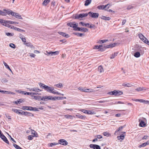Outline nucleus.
I'll return each instance as SVG.
<instances>
[{
  "mask_svg": "<svg viewBox=\"0 0 149 149\" xmlns=\"http://www.w3.org/2000/svg\"><path fill=\"white\" fill-rule=\"evenodd\" d=\"M38 84L41 88H43L45 90L48 92L51 93L52 90L53 89V87H49L41 83H39Z\"/></svg>",
  "mask_w": 149,
  "mask_h": 149,
  "instance_id": "1",
  "label": "nucleus"
},
{
  "mask_svg": "<svg viewBox=\"0 0 149 149\" xmlns=\"http://www.w3.org/2000/svg\"><path fill=\"white\" fill-rule=\"evenodd\" d=\"M88 14L91 17L95 18H97L99 15V14L97 13H93L91 12H89Z\"/></svg>",
  "mask_w": 149,
  "mask_h": 149,
  "instance_id": "2",
  "label": "nucleus"
},
{
  "mask_svg": "<svg viewBox=\"0 0 149 149\" xmlns=\"http://www.w3.org/2000/svg\"><path fill=\"white\" fill-rule=\"evenodd\" d=\"M121 91H118L114 90L112 91L109 92L108 94L110 95H120Z\"/></svg>",
  "mask_w": 149,
  "mask_h": 149,
  "instance_id": "3",
  "label": "nucleus"
},
{
  "mask_svg": "<svg viewBox=\"0 0 149 149\" xmlns=\"http://www.w3.org/2000/svg\"><path fill=\"white\" fill-rule=\"evenodd\" d=\"M88 15V14L87 13L80 14H76L75 15L76 19H79L80 18H82L84 17H86Z\"/></svg>",
  "mask_w": 149,
  "mask_h": 149,
  "instance_id": "4",
  "label": "nucleus"
},
{
  "mask_svg": "<svg viewBox=\"0 0 149 149\" xmlns=\"http://www.w3.org/2000/svg\"><path fill=\"white\" fill-rule=\"evenodd\" d=\"M58 144L66 146L68 145V142L65 139H61L58 140Z\"/></svg>",
  "mask_w": 149,
  "mask_h": 149,
  "instance_id": "5",
  "label": "nucleus"
},
{
  "mask_svg": "<svg viewBox=\"0 0 149 149\" xmlns=\"http://www.w3.org/2000/svg\"><path fill=\"white\" fill-rule=\"evenodd\" d=\"M46 52L47 54H46L45 53V54L49 55H57L59 53V52L58 51H56L55 52H52V51H50L49 52H48L47 51H46Z\"/></svg>",
  "mask_w": 149,
  "mask_h": 149,
  "instance_id": "6",
  "label": "nucleus"
},
{
  "mask_svg": "<svg viewBox=\"0 0 149 149\" xmlns=\"http://www.w3.org/2000/svg\"><path fill=\"white\" fill-rule=\"evenodd\" d=\"M0 137L2 139L3 141L6 143L8 144H9V141L7 140L6 138V136L3 134L2 133H1V134H0Z\"/></svg>",
  "mask_w": 149,
  "mask_h": 149,
  "instance_id": "7",
  "label": "nucleus"
},
{
  "mask_svg": "<svg viewBox=\"0 0 149 149\" xmlns=\"http://www.w3.org/2000/svg\"><path fill=\"white\" fill-rule=\"evenodd\" d=\"M67 25L68 26L73 28L74 30H76L77 25L76 24H74L72 22H69L67 23Z\"/></svg>",
  "mask_w": 149,
  "mask_h": 149,
  "instance_id": "8",
  "label": "nucleus"
},
{
  "mask_svg": "<svg viewBox=\"0 0 149 149\" xmlns=\"http://www.w3.org/2000/svg\"><path fill=\"white\" fill-rule=\"evenodd\" d=\"M43 97V100L45 101L46 100V99H48L49 100H55V98H54V97H52V96H45L44 97Z\"/></svg>",
  "mask_w": 149,
  "mask_h": 149,
  "instance_id": "9",
  "label": "nucleus"
},
{
  "mask_svg": "<svg viewBox=\"0 0 149 149\" xmlns=\"http://www.w3.org/2000/svg\"><path fill=\"white\" fill-rule=\"evenodd\" d=\"M76 31H78L82 32H86L88 31V29L84 28H80V27H77Z\"/></svg>",
  "mask_w": 149,
  "mask_h": 149,
  "instance_id": "10",
  "label": "nucleus"
},
{
  "mask_svg": "<svg viewBox=\"0 0 149 149\" xmlns=\"http://www.w3.org/2000/svg\"><path fill=\"white\" fill-rule=\"evenodd\" d=\"M9 21H5L4 23H3V24L2 25L3 26H5L7 27L8 28H10V29H13V26H12L10 25L9 24L8 22Z\"/></svg>",
  "mask_w": 149,
  "mask_h": 149,
  "instance_id": "11",
  "label": "nucleus"
},
{
  "mask_svg": "<svg viewBox=\"0 0 149 149\" xmlns=\"http://www.w3.org/2000/svg\"><path fill=\"white\" fill-rule=\"evenodd\" d=\"M118 44V43H111L109 45H107V46H104V47L105 48H109L110 47H113L115 46Z\"/></svg>",
  "mask_w": 149,
  "mask_h": 149,
  "instance_id": "12",
  "label": "nucleus"
},
{
  "mask_svg": "<svg viewBox=\"0 0 149 149\" xmlns=\"http://www.w3.org/2000/svg\"><path fill=\"white\" fill-rule=\"evenodd\" d=\"M30 91H35L37 92H39L42 91L37 88H28Z\"/></svg>",
  "mask_w": 149,
  "mask_h": 149,
  "instance_id": "13",
  "label": "nucleus"
},
{
  "mask_svg": "<svg viewBox=\"0 0 149 149\" xmlns=\"http://www.w3.org/2000/svg\"><path fill=\"white\" fill-rule=\"evenodd\" d=\"M58 33L60 35L65 37L66 38H68L69 37V36L68 34H66L64 32H58Z\"/></svg>",
  "mask_w": 149,
  "mask_h": 149,
  "instance_id": "14",
  "label": "nucleus"
},
{
  "mask_svg": "<svg viewBox=\"0 0 149 149\" xmlns=\"http://www.w3.org/2000/svg\"><path fill=\"white\" fill-rule=\"evenodd\" d=\"M139 121L140 122L139 124V126L141 127H145L146 126V124L145 123L144 121L141 120L140 121V120H139Z\"/></svg>",
  "mask_w": 149,
  "mask_h": 149,
  "instance_id": "15",
  "label": "nucleus"
},
{
  "mask_svg": "<svg viewBox=\"0 0 149 149\" xmlns=\"http://www.w3.org/2000/svg\"><path fill=\"white\" fill-rule=\"evenodd\" d=\"M138 36L143 41L144 39L146 40H147V39L146 38L142 33H140L139 34Z\"/></svg>",
  "mask_w": 149,
  "mask_h": 149,
  "instance_id": "16",
  "label": "nucleus"
},
{
  "mask_svg": "<svg viewBox=\"0 0 149 149\" xmlns=\"http://www.w3.org/2000/svg\"><path fill=\"white\" fill-rule=\"evenodd\" d=\"M0 92L3 93L4 94H13V95H14V94H15V93H14L13 92H11L10 91H3V90L0 91Z\"/></svg>",
  "mask_w": 149,
  "mask_h": 149,
  "instance_id": "17",
  "label": "nucleus"
},
{
  "mask_svg": "<svg viewBox=\"0 0 149 149\" xmlns=\"http://www.w3.org/2000/svg\"><path fill=\"white\" fill-rule=\"evenodd\" d=\"M101 19L105 20L106 21H109L111 18L109 17H106L104 16H102L100 17Z\"/></svg>",
  "mask_w": 149,
  "mask_h": 149,
  "instance_id": "18",
  "label": "nucleus"
},
{
  "mask_svg": "<svg viewBox=\"0 0 149 149\" xmlns=\"http://www.w3.org/2000/svg\"><path fill=\"white\" fill-rule=\"evenodd\" d=\"M34 99H35L36 100H43V97H41V96H34Z\"/></svg>",
  "mask_w": 149,
  "mask_h": 149,
  "instance_id": "19",
  "label": "nucleus"
},
{
  "mask_svg": "<svg viewBox=\"0 0 149 149\" xmlns=\"http://www.w3.org/2000/svg\"><path fill=\"white\" fill-rule=\"evenodd\" d=\"M121 127H119L115 131L114 134L116 135H120V130L121 129Z\"/></svg>",
  "mask_w": 149,
  "mask_h": 149,
  "instance_id": "20",
  "label": "nucleus"
},
{
  "mask_svg": "<svg viewBox=\"0 0 149 149\" xmlns=\"http://www.w3.org/2000/svg\"><path fill=\"white\" fill-rule=\"evenodd\" d=\"M3 64L4 65V66H5L6 68L9 69L11 72V73L12 74H13V72L11 70L9 67V65L8 64H7V63L4 61H3Z\"/></svg>",
  "mask_w": 149,
  "mask_h": 149,
  "instance_id": "21",
  "label": "nucleus"
},
{
  "mask_svg": "<svg viewBox=\"0 0 149 149\" xmlns=\"http://www.w3.org/2000/svg\"><path fill=\"white\" fill-rule=\"evenodd\" d=\"M13 29L19 31V32H24L25 31L24 30L20 29L19 28H17L16 27L13 26Z\"/></svg>",
  "mask_w": 149,
  "mask_h": 149,
  "instance_id": "22",
  "label": "nucleus"
},
{
  "mask_svg": "<svg viewBox=\"0 0 149 149\" xmlns=\"http://www.w3.org/2000/svg\"><path fill=\"white\" fill-rule=\"evenodd\" d=\"M122 85L124 87H131L132 86V85L129 83H123Z\"/></svg>",
  "mask_w": 149,
  "mask_h": 149,
  "instance_id": "23",
  "label": "nucleus"
},
{
  "mask_svg": "<svg viewBox=\"0 0 149 149\" xmlns=\"http://www.w3.org/2000/svg\"><path fill=\"white\" fill-rule=\"evenodd\" d=\"M76 116L78 118L82 119H84L85 118V116H83L80 114H78L76 115Z\"/></svg>",
  "mask_w": 149,
  "mask_h": 149,
  "instance_id": "24",
  "label": "nucleus"
},
{
  "mask_svg": "<svg viewBox=\"0 0 149 149\" xmlns=\"http://www.w3.org/2000/svg\"><path fill=\"white\" fill-rule=\"evenodd\" d=\"M31 134L33 135V136L37 137L38 136L37 133L33 130H31Z\"/></svg>",
  "mask_w": 149,
  "mask_h": 149,
  "instance_id": "25",
  "label": "nucleus"
},
{
  "mask_svg": "<svg viewBox=\"0 0 149 149\" xmlns=\"http://www.w3.org/2000/svg\"><path fill=\"white\" fill-rule=\"evenodd\" d=\"M148 144H149V141H148L146 142L143 143L142 144L139 145V147L141 148L142 147H144Z\"/></svg>",
  "mask_w": 149,
  "mask_h": 149,
  "instance_id": "26",
  "label": "nucleus"
},
{
  "mask_svg": "<svg viewBox=\"0 0 149 149\" xmlns=\"http://www.w3.org/2000/svg\"><path fill=\"white\" fill-rule=\"evenodd\" d=\"M98 71L100 73H101L104 72V69L102 66L100 65L98 67Z\"/></svg>",
  "mask_w": 149,
  "mask_h": 149,
  "instance_id": "27",
  "label": "nucleus"
},
{
  "mask_svg": "<svg viewBox=\"0 0 149 149\" xmlns=\"http://www.w3.org/2000/svg\"><path fill=\"white\" fill-rule=\"evenodd\" d=\"M29 107L30 108V109H27L28 110L35 111H38V109L36 107L33 108L32 107Z\"/></svg>",
  "mask_w": 149,
  "mask_h": 149,
  "instance_id": "28",
  "label": "nucleus"
},
{
  "mask_svg": "<svg viewBox=\"0 0 149 149\" xmlns=\"http://www.w3.org/2000/svg\"><path fill=\"white\" fill-rule=\"evenodd\" d=\"M15 17L16 18L19 19H23L22 18V17H21V15H19L17 13H15Z\"/></svg>",
  "mask_w": 149,
  "mask_h": 149,
  "instance_id": "29",
  "label": "nucleus"
},
{
  "mask_svg": "<svg viewBox=\"0 0 149 149\" xmlns=\"http://www.w3.org/2000/svg\"><path fill=\"white\" fill-rule=\"evenodd\" d=\"M51 93H53L54 94H57V95L60 94V93H59L57 91H56V90H54V87H53V90H52Z\"/></svg>",
  "mask_w": 149,
  "mask_h": 149,
  "instance_id": "30",
  "label": "nucleus"
},
{
  "mask_svg": "<svg viewBox=\"0 0 149 149\" xmlns=\"http://www.w3.org/2000/svg\"><path fill=\"white\" fill-rule=\"evenodd\" d=\"M91 2V0H87L85 1L84 5L85 6H88V5Z\"/></svg>",
  "mask_w": 149,
  "mask_h": 149,
  "instance_id": "31",
  "label": "nucleus"
},
{
  "mask_svg": "<svg viewBox=\"0 0 149 149\" xmlns=\"http://www.w3.org/2000/svg\"><path fill=\"white\" fill-rule=\"evenodd\" d=\"M134 56L135 57L138 58L141 55L139 52H136L134 53Z\"/></svg>",
  "mask_w": 149,
  "mask_h": 149,
  "instance_id": "32",
  "label": "nucleus"
},
{
  "mask_svg": "<svg viewBox=\"0 0 149 149\" xmlns=\"http://www.w3.org/2000/svg\"><path fill=\"white\" fill-rule=\"evenodd\" d=\"M3 10L5 11V13H6V15H7V14L8 15L10 14L11 12H12V10H7L6 9H4Z\"/></svg>",
  "mask_w": 149,
  "mask_h": 149,
  "instance_id": "33",
  "label": "nucleus"
},
{
  "mask_svg": "<svg viewBox=\"0 0 149 149\" xmlns=\"http://www.w3.org/2000/svg\"><path fill=\"white\" fill-rule=\"evenodd\" d=\"M13 111L16 113H19L21 114L22 111L21 110H17V109H13Z\"/></svg>",
  "mask_w": 149,
  "mask_h": 149,
  "instance_id": "34",
  "label": "nucleus"
},
{
  "mask_svg": "<svg viewBox=\"0 0 149 149\" xmlns=\"http://www.w3.org/2000/svg\"><path fill=\"white\" fill-rule=\"evenodd\" d=\"M50 1V0H45L42 3L43 5L46 6Z\"/></svg>",
  "mask_w": 149,
  "mask_h": 149,
  "instance_id": "35",
  "label": "nucleus"
},
{
  "mask_svg": "<svg viewBox=\"0 0 149 149\" xmlns=\"http://www.w3.org/2000/svg\"><path fill=\"white\" fill-rule=\"evenodd\" d=\"M54 86H56L57 87L61 88L63 87V85L61 83H60L57 84H55Z\"/></svg>",
  "mask_w": 149,
  "mask_h": 149,
  "instance_id": "36",
  "label": "nucleus"
},
{
  "mask_svg": "<svg viewBox=\"0 0 149 149\" xmlns=\"http://www.w3.org/2000/svg\"><path fill=\"white\" fill-rule=\"evenodd\" d=\"M26 113L25 114L26 116H33V115L32 113H30L29 112H28L26 111Z\"/></svg>",
  "mask_w": 149,
  "mask_h": 149,
  "instance_id": "37",
  "label": "nucleus"
},
{
  "mask_svg": "<svg viewBox=\"0 0 149 149\" xmlns=\"http://www.w3.org/2000/svg\"><path fill=\"white\" fill-rule=\"evenodd\" d=\"M108 41V40H100L98 42L100 43L101 44V43H104L106 42L107 41Z\"/></svg>",
  "mask_w": 149,
  "mask_h": 149,
  "instance_id": "38",
  "label": "nucleus"
},
{
  "mask_svg": "<svg viewBox=\"0 0 149 149\" xmlns=\"http://www.w3.org/2000/svg\"><path fill=\"white\" fill-rule=\"evenodd\" d=\"M73 34L76 36L79 37H81L83 35V34L82 33H74Z\"/></svg>",
  "mask_w": 149,
  "mask_h": 149,
  "instance_id": "39",
  "label": "nucleus"
},
{
  "mask_svg": "<svg viewBox=\"0 0 149 149\" xmlns=\"http://www.w3.org/2000/svg\"><path fill=\"white\" fill-rule=\"evenodd\" d=\"M13 146L17 149H23L21 147L17 144L14 143Z\"/></svg>",
  "mask_w": 149,
  "mask_h": 149,
  "instance_id": "40",
  "label": "nucleus"
},
{
  "mask_svg": "<svg viewBox=\"0 0 149 149\" xmlns=\"http://www.w3.org/2000/svg\"><path fill=\"white\" fill-rule=\"evenodd\" d=\"M58 144V143H51L50 144H48L49 146L51 147H52L53 146H54L57 145Z\"/></svg>",
  "mask_w": 149,
  "mask_h": 149,
  "instance_id": "41",
  "label": "nucleus"
},
{
  "mask_svg": "<svg viewBox=\"0 0 149 149\" xmlns=\"http://www.w3.org/2000/svg\"><path fill=\"white\" fill-rule=\"evenodd\" d=\"M95 113L94 111H87V114H95Z\"/></svg>",
  "mask_w": 149,
  "mask_h": 149,
  "instance_id": "42",
  "label": "nucleus"
},
{
  "mask_svg": "<svg viewBox=\"0 0 149 149\" xmlns=\"http://www.w3.org/2000/svg\"><path fill=\"white\" fill-rule=\"evenodd\" d=\"M118 53L117 52H115L110 57V58L112 59L114 58L117 55Z\"/></svg>",
  "mask_w": 149,
  "mask_h": 149,
  "instance_id": "43",
  "label": "nucleus"
},
{
  "mask_svg": "<svg viewBox=\"0 0 149 149\" xmlns=\"http://www.w3.org/2000/svg\"><path fill=\"white\" fill-rule=\"evenodd\" d=\"M24 44L25 45H26L28 47H32L33 45L31 44V43L30 42H28L26 43H24Z\"/></svg>",
  "mask_w": 149,
  "mask_h": 149,
  "instance_id": "44",
  "label": "nucleus"
},
{
  "mask_svg": "<svg viewBox=\"0 0 149 149\" xmlns=\"http://www.w3.org/2000/svg\"><path fill=\"white\" fill-rule=\"evenodd\" d=\"M125 132H122V140H123L125 138V136L126 135Z\"/></svg>",
  "mask_w": 149,
  "mask_h": 149,
  "instance_id": "45",
  "label": "nucleus"
},
{
  "mask_svg": "<svg viewBox=\"0 0 149 149\" xmlns=\"http://www.w3.org/2000/svg\"><path fill=\"white\" fill-rule=\"evenodd\" d=\"M22 99H20L19 100H18L17 101H15V103L16 104H17L18 103H22Z\"/></svg>",
  "mask_w": 149,
  "mask_h": 149,
  "instance_id": "46",
  "label": "nucleus"
},
{
  "mask_svg": "<svg viewBox=\"0 0 149 149\" xmlns=\"http://www.w3.org/2000/svg\"><path fill=\"white\" fill-rule=\"evenodd\" d=\"M84 92H93V90H90L89 89H84Z\"/></svg>",
  "mask_w": 149,
  "mask_h": 149,
  "instance_id": "47",
  "label": "nucleus"
},
{
  "mask_svg": "<svg viewBox=\"0 0 149 149\" xmlns=\"http://www.w3.org/2000/svg\"><path fill=\"white\" fill-rule=\"evenodd\" d=\"M1 81L2 83H6L8 82V80L5 78H3L2 79Z\"/></svg>",
  "mask_w": 149,
  "mask_h": 149,
  "instance_id": "48",
  "label": "nucleus"
},
{
  "mask_svg": "<svg viewBox=\"0 0 149 149\" xmlns=\"http://www.w3.org/2000/svg\"><path fill=\"white\" fill-rule=\"evenodd\" d=\"M30 107L24 106L22 107V109L24 110H27V109H30V108L29 107Z\"/></svg>",
  "mask_w": 149,
  "mask_h": 149,
  "instance_id": "49",
  "label": "nucleus"
},
{
  "mask_svg": "<svg viewBox=\"0 0 149 149\" xmlns=\"http://www.w3.org/2000/svg\"><path fill=\"white\" fill-rule=\"evenodd\" d=\"M10 24H18V22H13L12 21H9L8 22Z\"/></svg>",
  "mask_w": 149,
  "mask_h": 149,
  "instance_id": "50",
  "label": "nucleus"
},
{
  "mask_svg": "<svg viewBox=\"0 0 149 149\" xmlns=\"http://www.w3.org/2000/svg\"><path fill=\"white\" fill-rule=\"evenodd\" d=\"M143 89V87H139V88H137L136 89V90L138 91H142Z\"/></svg>",
  "mask_w": 149,
  "mask_h": 149,
  "instance_id": "51",
  "label": "nucleus"
},
{
  "mask_svg": "<svg viewBox=\"0 0 149 149\" xmlns=\"http://www.w3.org/2000/svg\"><path fill=\"white\" fill-rule=\"evenodd\" d=\"M79 24H81V25L83 26H87V25H89V23H86L85 24L84 22H81L79 23Z\"/></svg>",
  "mask_w": 149,
  "mask_h": 149,
  "instance_id": "52",
  "label": "nucleus"
},
{
  "mask_svg": "<svg viewBox=\"0 0 149 149\" xmlns=\"http://www.w3.org/2000/svg\"><path fill=\"white\" fill-rule=\"evenodd\" d=\"M103 135L105 136H108L110 135L108 132H105L103 133Z\"/></svg>",
  "mask_w": 149,
  "mask_h": 149,
  "instance_id": "53",
  "label": "nucleus"
},
{
  "mask_svg": "<svg viewBox=\"0 0 149 149\" xmlns=\"http://www.w3.org/2000/svg\"><path fill=\"white\" fill-rule=\"evenodd\" d=\"M0 15H2L6 16V13L1 10L0 11Z\"/></svg>",
  "mask_w": 149,
  "mask_h": 149,
  "instance_id": "54",
  "label": "nucleus"
},
{
  "mask_svg": "<svg viewBox=\"0 0 149 149\" xmlns=\"http://www.w3.org/2000/svg\"><path fill=\"white\" fill-rule=\"evenodd\" d=\"M55 98V100H63V97H54Z\"/></svg>",
  "mask_w": 149,
  "mask_h": 149,
  "instance_id": "55",
  "label": "nucleus"
},
{
  "mask_svg": "<svg viewBox=\"0 0 149 149\" xmlns=\"http://www.w3.org/2000/svg\"><path fill=\"white\" fill-rule=\"evenodd\" d=\"M97 8L99 9H104V5H100L97 6Z\"/></svg>",
  "mask_w": 149,
  "mask_h": 149,
  "instance_id": "56",
  "label": "nucleus"
},
{
  "mask_svg": "<svg viewBox=\"0 0 149 149\" xmlns=\"http://www.w3.org/2000/svg\"><path fill=\"white\" fill-rule=\"evenodd\" d=\"M6 34L8 36H12L14 35L13 33H6Z\"/></svg>",
  "mask_w": 149,
  "mask_h": 149,
  "instance_id": "57",
  "label": "nucleus"
},
{
  "mask_svg": "<svg viewBox=\"0 0 149 149\" xmlns=\"http://www.w3.org/2000/svg\"><path fill=\"white\" fill-rule=\"evenodd\" d=\"M29 93L28 92H27L26 91H20L19 92V93L22 94H24L25 95H27V93Z\"/></svg>",
  "mask_w": 149,
  "mask_h": 149,
  "instance_id": "58",
  "label": "nucleus"
},
{
  "mask_svg": "<svg viewBox=\"0 0 149 149\" xmlns=\"http://www.w3.org/2000/svg\"><path fill=\"white\" fill-rule=\"evenodd\" d=\"M20 38L21 39L22 42L24 43H25L26 42V39L24 37L23 38V37H20Z\"/></svg>",
  "mask_w": 149,
  "mask_h": 149,
  "instance_id": "59",
  "label": "nucleus"
},
{
  "mask_svg": "<svg viewBox=\"0 0 149 149\" xmlns=\"http://www.w3.org/2000/svg\"><path fill=\"white\" fill-rule=\"evenodd\" d=\"M127 113V112L125 110H122V115H125Z\"/></svg>",
  "mask_w": 149,
  "mask_h": 149,
  "instance_id": "60",
  "label": "nucleus"
},
{
  "mask_svg": "<svg viewBox=\"0 0 149 149\" xmlns=\"http://www.w3.org/2000/svg\"><path fill=\"white\" fill-rule=\"evenodd\" d=\"M10 46L13 48H14V49H15V45L13 44V43H11L10 44Z\"/></svg>",
  "mask_w": 149,
  "mask_h": 149,
  "instance_id": "61",
  "label": "nucleus"
},
{
  "mask_svg": "<svg viewBox=\"0 0 149 149\" xmlns=\"http://www.w3.org/2000/svg\"><path fill=\"white\" fill-rule=\"evenodd\" d=\"M136 101H138V102H142V103H144L145 100L143 99H138L137 100H136Z\"/></svg>",
  "mask_w": 149,
  "mask_h": 149,
  "instance_id": "62",
  "label": "nucleus"
},
{
  "mask_svg": "<svg viewBox=\"0 0 149 149\" xmlns=\"http://www.w3.org/2000/svg\"><path fill=\"white\" fill-rule=\"evenodd\" d=\"M36 93H33V92H29L27 93V95H36Z\"/></svg>",
  "mask_w": 149,
  "mask_h": 149,
  "instance_id": "63",
  "label": "nucleus"
},
{
  "mask_svg": "<svg viewBox=\"0 0 149 149\" xmlns=\"http://www.w3.org/2000/svg\"><path fill=\"white\" fill-rule=\"evenodd\" d=\"M34 136L33 135H29L28 136V139L29 140H32L33 139Z\"/></svg>",
  "mask_w": 149,
  "mask_h": 149,
  "instance_id": "64",
  "label": "nucleus"
}]
</instances>
